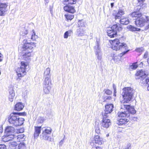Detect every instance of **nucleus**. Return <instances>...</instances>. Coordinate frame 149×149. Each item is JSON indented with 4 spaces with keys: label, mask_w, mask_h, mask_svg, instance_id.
Returning a JSON list of instances; mask_svg holds the SVG:
<instances>
[{
    "label": "nucleus",
    "mask_w": 149,
    "mask_h": 149,
    "mask_svg": "<svg viewBox=\"0 0 149 149\" xmlns=\"http://www.w3.org/2000/svg\"><path fill=\"white\" fill-rule=\"evenodd\" d=\"M110 43L112 45V49L113 50L117 51L120 50L122 53L118 55V56L121 57L126 54L129 51L128 47L127 44L124 42H120L118 39H116L111 41Z\"/></svg>",
    "instance_id": "nucleus-1"
},
{
    "label": "nucleus",
    "mask_w": 149,
    "mask_h": 149,
    "mask_svg": "<svg viewBox=\"0 0 149 149\" xmlns=\"http://www.w3.org/2000/svg\"><path fill=\"white\" fill-rule=\"evenodd\" d=\"M19 115L26 116V113L25 112L18 113L14 112L11 113L8 119L9 123L16 127L20 126L23 124L24 119L23 118L19 117Z\"/></svg>",
    "instance_id": "nucleus-2"
},
{
    "label": "nucleus",
    "mask_w": 149,
    "mask_h": 149,
    "mask_svg": "<svg viewBox=\"0 0 149 149\" xmlns=\"http://www.w3.org/2000/svg\"><path fill=\"white\" fill-rule=\"evenodd\" d=\"M133 89L130 87L124 88L123 89L122 95L123 100L121 101L122 104L128 103L131 100L133 94Z\"/></svg>",
    "instance_id": "nucleus-3"
},
{
    "label": "nucleus",
    "mask_w": 149,
    "mask_h": 149,
    "mask_svg": "<svg viewBox=\"0 0 149 149\" xmlns=\"http://www.w3.org/2000/svg\"><path fill=\"white\" fill-rule=\"evenodd\" d=\"M32 32L31 35H30L27 38L23 40V42L25 43L23 47L24 50L28 49H31L34 47L36 46L35 44L33 42H28L29 41H30L31 39L34 40L38 38V36L35 34L34 30H32Z\"/></svg>",
    "instance_id": "nucleus-4"
},
{
    "label": "nucleus",
    "mask_w": 149,
    "mask_h": 149,
    "mask_svg": "<svg viewBox=\"0 0 149 149\" xmlns=\"http://www.w3.org/2000/svg\"><path fill=\"white\" fill-rule=\"evenodd\" d=\"M20 64V67L18 68L16 70V73L18 77L24 76L26 74L27 70L29 68V63L27 62L22 61Z\"/></svg>",
    "instance_id": "nucleus-5"
},
{
    "label": "nucleus",
    "mask_w": 149,
    "mask_h": 149,
    "mask_svg": "<svg viewBox=\"0 0 149 149\" xmlns=\"http://www.w3.org/2000/svg\"><path fill=\"white\" fill-rule=\"evenodd\" d=\"M119 28L121 29L120 25H119L118 26L117 24H114L111 27L107 28V33L108 35L111 38L114 37L117 35Z\"/></svg>",
    "instance_id": "nucleus-6"
},
{
    "label": "nucleus",
    "mask_w": 149,
    "mask_h": 149,
    "mask_svg": "<svg viewBox=\"0 0 149 149\" xmlns=\"http://www.w3.org/2000/svg\"><path fill=\"white\" fill-rule=\"evenodd\" d=\"M149 22V17H146V18L143 17L137 18L135 21L136 25L138 26L141 27L143 26Z\"/></svg>",
    "instance_id": "nucleus-7"
},
{
    "label": "nucleus",
    "mask_w": 149,
    "mask_h": 149,
    "mask_svg": "<svg viewBox=\"0 0 149 149\" xmlns=\"http://www.w3.org/2000/svg\"><path fill=\"white\" fill-rule=\"evenodd\" d=\"M43 85L44 92L45 94H49L50 93L52 88L51 81H44Z\"/></svg>",
    "instance_id": "nucleus-8"
},
{
    "label": "nucleus",
    "mask_w": 149,
    "mask_h": 149,
    "mask_svg": "<svg viewBox=\"0 0 149 149\" xmlns=\"http://www.w3.org/2000/svg\"><path fill=\"white\" fill-rule=\"evenodd\" d=\"M25 51L26 52H23L22 54V58L26 61H29L31 60V53L32 51L31 49H28Z\"/></svg>",
    "instance_id": "nucleus-9"
},
{
    "label": "nucleus",
    "mask_w": 149,
    "mask_h": 149,
    "mask_svg": "<svg viewBox=\"0 0 149 149\" xmlns=\"http://www.w3.org/2000/svg\"><path fill=\"white\" fill-rule=\"evenodd\" d=\"M121 109H123L125 108L127 110V111L130 113L134 114L136 113V111L133 107H131L130 105L123 104H122Z\"/></svg>",
    "instance_id": "nucleus-10"
},
{
    "label": "nucleus",
    "mask_w": 149,
    "mask_h": 149,
    "mask_svg": "<svg viewBox=\"0 0 149 149\" xmlns=\"http://www.w3.org/2000/svg\"><path fill=\"white\" fill-rule=\"evenodd\" d=\"M136 75L137 77H139L136 78V79L139 78L142 80L143 79L146 77L147 75L144 70H140L137 72L136 74Z\"/></svg>",
    "instance_id": "nucleus-11"
},
{
    "label": "nucleus",
    "mask_w": 149,
    "mask_h": 149,
    "mask_svg": "<svg viewBox=\"0 0 149 149\" xmlns=\"http://www.w3.org/2000/svg\"><path fill=\"white\" fill-rule=\"evenodd\" d=\"M111 124L110 120L108 119H103L101 124L102 127L106 128H108Z\"/></svg>",
    "instance_id": "nucleus-12"
},
{
    "label": "nucleus",
    "mask_w": 149,
    "mask_h": 149,
    "mask_svg": "<svg viewBox=\"0 0 149 149\" xmlns=\"http://www.w3.org/2000/svg\"><path fill=\"white\" fill-rule=\"evenodd\" d=\"M50 69L47 68L44 72V77L45 79L44 81H51L50 79Z\"/></svg>",
    "instance_id": "nucleus-13"
},
{
    "label": "nucleus",
    "mask_w": 149,
    "mask_h": 149,
    "mask_svg": "<svg viewBox=\"0 0 149 149\" xmlns=\"http://www.w3.org/2000/svg\"><path fill=\"white\" fill-rule=\"evenodd\" d=\"M68 4L66 5V6H65L64 8V10L67 12L72 13H73L75 12V10L74 7L72 6L68 5Z\"/></svg>",
    "instance_id": "nucleus-14"
},
{
    "label": "nucleus",
    "mask_w": 149,
    "mask_h": 149,
    "mask_svg": "<svg viewBox=\"0 0 149 149\" xmlns=\"http://www.w3.org/2000/svg\"><path fill=\"white\" fill-rule=\"evenodd\" d=\"M15 135L12 134H6L3 138V141L5 142L8 141L12 139L15 140Z\"/></svg>",
    "instance_id": "nucleus-15"
},
{
    "label": "nucleus",
    "mask_w": 149,
    "mask_h": 149,
    "mask_svg": "<svg viewBox=\"0 0 149 149\" xmlns=\"http://www.w3.org/2000/svg\"><path fill=\"white\" fill-rule=\"evenodd\" d=\"M94 139L95 143L99 145H101L103 143V138L99 135H95Z\"/></svg>",
    "instance_id": "nucleus-16"
},
{
    "label": "nucleus",
    "mask_w": 149,
    "mask_h": 149,
    "mask_svg": "<svg viewBox=\"0 0 149 149\" xmlns=\"http://www.w3.org/2000/svg\"><path fill=\"white\" fill-rule=\"evenodd\" d=\"M113 104H107L105 106V111L107 113H111L113 110Z\"/></svg>",
    "instance_id": "nucleus-17"
},
{
    "label": "nucleus",
    "mask_w": 149,
    "mask_h": 149,
    "mask_svg": "<svg viewBox=\"0 0 149 149\" xmlns=\"http://www.w3.org/2000/svg\"><path fill=\"white\" fill-rule=\"evenodd\" d=\"M129 120L126 118H120L118 120L117 122V124L119 125H125L128 123Z\"/></svg>",
    "instance_id": "nucleus-18"
},
{
    "label": "nucleus",
    "mask_w": 149,
    "mask_h": 149,
    "mask_svg": "<svg viewBox=\"0 0 149 149\" xmlns=\"http://www.w3.org/2000/svg\"><path fill=\"white\" fill-rule=\"evenodd\" d=\"M41 127H35V132L34 136L35 138H37L40 133Z\"/></svg>",
    "instance_id": "nucleus-19"
},
{
    "label": "nucleus",
    "mask_w": 149,
    "mask_h": 149,
    "mask_svg": "<svg viewBox=\"0 0 149 149\" xmlns=\"http://www.w3.org/2000/svg\"><path fill=\"white\" fill-rule=\"evenodd\" d=\"M9 93L8 99L10 102H12L13 101L15 97L14 91L13 89H10L9 90Z\"/></svg>",
    "instance_id": "nucleus-20"
},
{
    "label": "nucleus",
    "mask_w": 149,
    "mask_h": 149,
    "mask_svg": "<svg viewBox=\"0 0 149 149\" xmlns=\"http://www.w3.org/2000/svg\"><path fill=\"white\" fill-rule=\"evenodd\" d=\"M24 107V105L21 102H19L15 104V109L17 111H20L22 110Z\"/></svg>",
    "instance_id": "nucleus-21"
},
{
    "label": "nucleus",
    "mask_w": 149,
    "mask_h": 149,
    "mask_svg": "<svg viewBox=\"0 0 149 149\" xmlns=\"http://www.w3.org/2000/svg\"><path fill=\"white\" fill-rule=\"evenodd\" d=\"M142 14L139 11H134L130 14V15L133 17L140 18L142 15Z\"/></svg>",
    "instance_id": "nucleus-22"
},
{
    "label": "nucleus",
    "mask_w": 149,
    "mask_h": 149,
    "mask_svg": "<svg viewBox=\"0 0 149 149\" xmlns=\"http://www.w3.org/2000/svg\"><path fill=\"white\" fill-rule=\"evenodd\" d=\"M14 128L11 126L7 127L5 130V133L6 134H12L14 131Z\"/></svg>",
    "instance_id": "nucleus-23"
},
{
    "label": "nucleus",
    "mask_w": 149,
    "mask_h": 149,
    "mask_svg": "<svg viewBox=\"0 0 149 149\" xmlns=\"http://www.w3.org/2000/svg\"><path fill=\"white\" fill-rule=\"evenodd\" d=\"M118 115L119 117H128L130 116V113L126 111L124 112H119Z\"/></svg>",
    "instance_id": "nucleus-24"
},
{
    "label": "nucleus",
    "mask_w": 149,
    "mask_h": 149,
    "mask_svg": "<svg viewBox=\"0 0 149 149\" xmlns=\"http://www.w3.org/2000/svg\"><path fill=\"white\" fill-rule=\"evenodd\" d=\"M85 33V30L83 28H80L77 30V34L79 36H83Z\"/></svg>",
    "instance_id": "nucleus-25"
},
{
    "label": "nucleus",
    "mask_w": 149,
    "mask_h": 149,
    "mask_svg": "<svg viewBox=\"0 0 149 149\" xmlns=\"http://www.w3.org/2000/svg\"><path fill=\"white\" fill-rule=\"evenodd\" d=\"M50 135L49 134L46 133L45 132H42V135L43 137V139L45 140H47L49 141H52V138L50 136Z\"/></svg>",
    "instance_id": "nucleus-26"
},
{
    "label": "nucleus",
    "mask_w": 149,
    "mask_h": 149,
    "mask_svg": "<svg viewBox=\"0 0 149 149\" xmlns=\"http://www.w3.org/2000/svg\"><path fill=\"white\" fill-rule=\"evenodd\" d=\"M121 24L124 25H127L129 22V20L127 18L122 17L120 20Z\"/></svg>",
    "instance_id": "nucleus-27"
},
{
    "label": "nucleus",
    "mask_w": 149,
    "mask_h": 149,
    "mask_svg": "<svg viewBox=\"0 0 149 149\" xmlns=\"http://www.w3.org/2000/svg\"><path fill=\"white\" fill-rule=\"evenodd\" d=\"M76 0H64L63 3L64 5L75 4Z\"/></svg>",
    "instance_id": "nucleus-28"
},
{
    "label": "nucleus",
    "mask_w": 149,
    "mask_h": 149,
    "mask_svg": "<svg viewBox=\"0 0 149 149\" xmlns=\"http://www.w3.org/2000/svg\"><path fill=\"white\" fill-rule=\"evenodd\" d=\"M127 28L129 30L132 31H137L140 30L139 29L134 27V26L132 25H129L127 26Z\"/></svg>",
    "instance_id": "nucleus-29"
},
{
    "label": "nucleus",
    "mask_w": 149,
    "mask_h": 149,
    "mask_svg": "<svg viewBox=\"0 0 149 149\" xmlns=\"http://www.w3.org/2000/svg\"><path fill=\"white\" fill-rule=\"evenodd\" d=\"M15 140L17 141H19L20 139H22L24 137V135L22 134L17 135H15Z\"/></svg>",
    "instance_id": "nucleus-30"
},
{
    "label": "nucleus",
    "mask_w": 149,
    "mask_h": 149,
    "mask_svg": "<svg viewBox=\"0 0 149 149\" xmlns=\"http://www.w3.org/2000/svg\"><path fill=\"white\" fill-rule=\"evenodd\" d=\"M95 54L97 59L99 61L101 60L102 58V54L101 51H97V52H95Z\"/></svg>",
    "instance_id": "nucleus-31"
},
{
    "label": "nucleus",
    "mask_w": 149,
    "mask_h": 149,
    "mask_svg": "<svg viewBox=\"0 0 149 149\" xmlns=\"http://www.w3.org/2000/svg\"><path fill=\"white\" fill-rule=\"evenodd\" d=\"M99 44L97 40L96 41V45L94 47L95 52H97V51H100V48L99 47Z\"/></svg>",
    "instance_id": "nucleus-32"
},
{
    "label": "nucleus",
    "mask_w": 149,
    "mask_h": 149,
    "mask_svg": "<svg viewBox=\"0 0 149 149\" xmlns=\"http://www.w3.org/2000/svg\"><path fill=\"white\" fill-rule=\"evenodd\" d=\"M8 6L7 3H4L0 2V9L7 10L6 9L7 7Z\"/></svg>",
    "instance_id": "nucleus-33"
},
{
    "label": "nucleus",
    "mask_w": 149,
    "mask_h": 149,
    "mask_svg": "<svg viewBox=\"0 0 149 149\" xmlns=\"http://www.w3.org/2000/svg\"><path fill=\"white\" fill-rule=\"evenodd\" d=\"M17 143L16 142L12 143L10 145V149H16Z\"/></svg>",
    "instance_id": "nucleus-34"
},
{
    "label": "nucleus",
    "mask_w": 149,
    "mask_h": 149,
    "mask_svg": "<svg viewBox=\"0 0 149 149\" xmlns=\"http://www.w3.org/2000/svg\"><path fill=\"white\" fill-rule=\"evenodd\" d=\"M78 26L79 27H84L85 26V23L82 20H79L78 23Z\"/></svg>",
    "instance_id": "nucleus-35"
},
{
    "label": "nucleus",
    "mask_w": 149,
    "mask_h": 149,
    "mask_svg": "<svg viewBox=\"0 0 149 149\" xmlns=\"http://www.w3.org/2000/svg\"><path fill=\"white\" fill-rule=\"evenodd\" d=\"M43 132H45L46 133H47L48 134H49L50 135L52 132V129L49 127H47L45 129Z\"/></svg>",
    "instance_id": "nucleus-36"
},
{
    "label": "nucleus",
    "mask_w": 149,
    "mask_h": 149,
    "mask_svg": "<svg viewBox=\"0 0 149 149\" xmlns=\"http://www.w3.org/2000/svg\"><path fill=\"white\" fill-rule=\"evenodd\" d=\"M18 147V149H26L25 144L24 143L19 144Z\"/></svg>",
    "instance_id": "nucleus-37"
},
{
    "label": "nucleus",
    "mask_w": 149,
    "mask_h": 149,
    "mask_svg": "<svg viewBox=\"0 0 149 149\" xmlns=\"http://www.w3.org/2000/svg\"><path fill=\"white\" fill-rule=\"evenodd\" d=\"M137 62L133 63L130 66V69L134 70L136 69L138 67V65L137 64Z\"/></svg>",
    "instance_id": "nucleus-38"
},
{
    "label": "nucleus",
    "mask_w": 149,
    "mask_h": 149,
    "mask_svg": "<svg viewBox=\"0 0 149 149\" xmlns=\"http://www.w3.org/2000/svg\"><path fill=\"white\" fill-rule=\"evenodd\" d=\"M65 16L66 18L68 20H71L74 17V15H72L69 14Z\"/></svg>",
    "instance_id": "nucleus-39"
},
{
    "label": "nucleus",
    "mask_w": 149,
    "mask_h": 149,
    "mask_svg": "<svg viewBox=\"0 0 149 149\" xmlns=\"http://www.w3.org/2000/svg\"><path fill=\"white\" fill-rule=\"evenodd\" d=\"M7 11V10L2 9H0V16H4L6 14V12Z\"/></svg>",
    "instance_id": "nucleus-40"
},
{
    "label": "nucleus",
    "mask_w": 149,
    "mask_h": 149,
    "mask_svg": "<svg viewBox=\"0 0 149 149\" xmlns=\"http://www.w3.org/2000/svg\"><path fill=\"white\" fill-rule=\"evenodd\" d=\"M113 59L115 61V62L116 63H118V62L120 61V58H118V56H114Z\"/></svg>",
    "instance_id": "nucleus-41"
},
{
    "label": "nucleus",
    "mask_w": 149,
    "mask_h": 149,
    "mask_svg": "<svg viewBox=\"0 0 149 149\" xmlns=\"http://www.w3.org/2000/svg\"><path fill=\"white\" fill-rule=\"evenodd\" d=\"M111 113H107L105 111V112L102 113V116H103V119H106L108 116V114H109Z\"/></svg>",
    "instance_id": "nucleus-42"
},
{
    "label": "nucleus",
    "mask_w": 149,
    "mask_h": 149,
    "mask_svg": "<svg viewBox=\"0 0 149 149\" xmlns=\"http://www.w3.org/2000/svg\"><path fill=\"white\" fill-rule=\"evenodd\" d=\"M141 6L140 5H138L135 7V10L136 11H139L141 9Z\"/></svg>",
    "instance_id": "nucleus-43"
},
{
    "label": "nucleus",
    "mask_w": 149,
    "mask_h": 149,
    "mask_svg": "<svg viewBox=\"0 0 149 149\" xmlns=\"http://www.w3.org/2000/svg\"><path fill=\"white\" fill-rule=\"evenodd\" d=\"M105 93L107 95H110L112 94V91L109 89H105L104 90Z\"/></svg>",
    "instance_id": "nucleus-44"
},
{
    "label": "nucleus",
    "mask_w": 149,
    "mask_h": 149,
    "mask_svg": "<svg viewBox=\"0 0 149 149\" xmlns=\"http://www.w3.org/2000/svg\"><path fill=\"white\" fill-rule=\"evenodd\" d=\"M121 15L119 13H118L115 16V19H118L121 17Z\"/></svg>",
    "instance_id": "nucleus-45"
},
{
    "label": "nucleus",
    "mask_w": 149,
    "mask_h": 149,
    "mask_svg": "<svg viewBox=\"0 0 149 149\" xmlns=\"http://www.w3.org/2000/svg\"><path fill=\"white\" fill-rule=\"evenodd\" d=\"M131 145L130 143H128L125 147V148L124 149H131Z\"/></svg>",
    "instance_id": "nucleus-46"
},
{
    "label": "nucleus",
    "mask_w": 149,
    "mask_h": 149,
    "mask_svg": "<svg viewBox=\"0 0 149 149\" xmlns=\"http://www.w3.org/2000/svg\"><path fill=\"white\" fill-rule=\"evenodd\" d=\"M95 132L98 134H100V130L98 127H96L95 129Z\"/></svg>",
    "instance_id": "nucleus-47"
},
{
    "label": "nucleus",
    "mask_w": 149,
    "mask_h": 149,
    "mask_svg": "<svg viewBox=\"0 0 149 149\" xmlns=\"http://www.w3.org/2000/svg\"><path fill=\"white\" fill-rule=\"evenodd\" d=\"M0 149H6V146L4 144L0 145Z\"/></svg>",
    "instance_id": "nucleus-48"
},
{
    "label": "nucleus",
    "mask_w": 149,
    "mask_h": 149,
    "mask_svg": "<svg viewBox=\"0 0 149 149\" xmlns=\"http://www.w3.org/2000/svg\"><path fill=\"white\" fill-rule=\"evenodd\" d=\"M118 13H119L121 15H123L124 14V11L121 9L119 10Z\"/></svg>",
    "instance_id": "nucleus-49"
},
{
    "label": "nucleus",
    "mask_w": 149,
    "mask_h": 149,
    "mask_svg": "<svg viewBox=\"0 0 149 149\" xmlns=\"http://www.w3.org/2000/svg\"><path fill=\"white\" fill-rule=\"evenodd\" d=\"M68 32L66 31L64 34V37L65 38H68V36H69L68 34Z\"/></svg>",
    "instance_id": "nucleus-50"
},
{
    "label": "nucleus",
    "mask_w": 149,
    "mask_h": 149,
    "mask_svg": "<svg viewBox=\"0 0 149 149\" xmlns=\"http://www.w3.org/2000/svg\"><path fill=\"white\" fill-rule=\"evenodd\" d=\"M113 87L114 89V93H115V94H116V87L114 84H113Z\"/></svg>",
    "instance_id": "nucleus-51"
},
{
    "label": "nucleus",
    "mask_w": 149,
    "mask_h": 149,
    "mask_svg": "<svg viewBox=\"0 0 149 149\" xmlns=\"http://www.w3.org/2000/svg\"><path fill=\"white\" fill-rule=\"evenodd\" d=\"M136 51L137 52H140L143 51V49L141 48H138L136 49Z\"/></svg>",
    "instance_id": "nucleus-52"
},
{
    "label": "nucleus",
    "mask_w": 149,
    "mask_h": 149,
    "mask_svg": "<svg viewBox=\"0 0 149 149\" xmlns=\"http://www.w3.org/2000/svg\"><path fill=\"white\" fill-rule=\"evenodd\" d=\"M67 32H68V34L69 35V36H70L72 34V31L70 30L68 31H67Z\"/></svg>",
    "instance_id": "nucleus-53"
},
{
    "label": "nucleus",
    "mask_w": 149,
    "mask_h": 149,
    "mask_svg": "<svg viewBox=\"0 0 149 149\" xmlns=\"http://www.w3.org/2000/svg\"><path fill=\"white\" fill-rule=\"evenodd\" d=\"M3 55L0 53V62L1 61L3 60Z\"/></svg>",
    "instance_id": "nucleus-54"
},
{
    "label": "nucleus",
    "mask_w": 149,
    "mask_h": 149,
    "mask_svg": "<svg viewBox=\"0 0 149 149\" xmlns=\"http://www.w3.org/2000/svg\"><path fill=\"white\" fill-rule=\"evenodd\" d=\"M91 149H102V148L99 147H93L91 148Z\"/></svg>",
    "instance_id": "nucleus-55"
},
{
    "label": "nucleus",
    "mask_w": 149,
    "mask_h": 149,
    "mask_svg": "<svg viewBox=\"0 0 149 149\" xmlns=\"http://www.w3.org/2000/svg\"><path fill=\"white\" fill-rule=\"evenodd\" d=\"M111 97L110 96H107L106 97V99L104 101H106L107 100H110L111 99Z\"/></svg>",
    "instance_id": "nucleus-56"
},
{
    "label": "nucleus",
    "mask_w": 149,
    "mask_h": 149,
    "mask_svg": "<svg viewBox=\"0 0 149 149\" xmlns=\"http://www.w3.org/2000/svg\"><path fill=\"white\" fill-rule=\"evenodd\" d=\"M148 55V53L147 52H146L145 53L144 55V57L145 58H147Z\"/></svg>",
    "instance_id": "nucleus-57"
},
{
    "label": "nucleus",
    "mask_w": 149,
    "mask_h": 149,
    "mask_svg": "<svg viewBox=\"0 0 149 149\" xmlns=\"http://www.w3.org/2000/svg\"><path fill=\"white\" fill-rule=\"evenodd\" d=\"M64 138H65V136H64ZM64 139H63V140H61L60 142V144H61V145H62L63 143Z\"/></svg>",
    "instance_id": "nucleus-58"
},
{
    "label": "nucleus",
    "mask_w": 149,
    "mask_h": 149,
    "mask_svg": "<svg viewBox=\"0 0 149 149\" xmlns=\"http://www.w3.org/2000/svg\"><path fill=\"white\" fill-rule=\"evenodd\" d=\"M138 2L141 3H142L143 2L145 1V0H137Z\"/></svg>",
    "instance_id": "nucleus-59"
},
{
    "label": "nucleus",
    "mask_w": 149,
    "mask_h": 149,
    "mask_svg": "<svg viewBox=\"0 0 149 149\" xmlns=\"http://www.w3.org/2000/svg\"><path fill=\"white\" fill-rule=\"evenodd\" d=\"M49 0H45V4H47L49 3Z\"/></svg>",
    "instance_id": "nucleus-60"
},
{
    "label": "nucleus",
    "mask_w": 149,
    "mask_h": 149,
    "mask_svg": "<svg viewBox=\"0 0 149 149\" xmlns=\"http://www.w3.org/2000/svg\"><path fill=\"white\" fill-rule=\"evenodd\" d=\"M2 127H0V133H2Z\"/></svg>",
    "instance_id": "nucleus-61"
},
{
    "label": "nucleus",
    "mask_w": 149,
    "mask_h": 149,
    "mask_svg": "<svg viewBox=\"0 0 149 149\" xmlns=\"http://www.w3.org/2000/svg\"><path fill=\"white\" fill-rule=\"evenodd\" d=\"M111 8H112L114 6V3H111Z\"/></svg>",
    "instance_id": "nucleus-62"
},
{
    "label": "nucleus",
    "mask_w": 149,
    "mask_h": 149,
    "mask_svg": "<svg viewBox=\"0 0 149 149\" xmlns=\"http://www.w3.org/2000/svg\"><path fill=\"white\" fill-rule=\"evenodd\" d=\"M140 67H141L143 65V62H141L140 64Z\"/></svg>",
    "instance_id": "nucleus-63"
},
{
    "label": "nucleus",
    "mask_w": 149,
    "mask_h": 149,
    "mask_svg": "<svg viewBox=\"0 0 149 149\" xmlns=\"http://www.w3.org/2000/svg\"><path fill=\"white\" fill-rule=\"evenodd\" d=\"M147 62L149 64V58L148 59Z\"/></svg>",
    "instance_id": "nucleus-64"
}]
</instances>
